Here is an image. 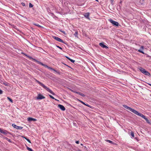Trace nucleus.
Listing matches in <instances>:
<instances>
[{"mask_svg": "<svg viewBox=\"0 0 151 151\" xmlns=\"http://www.w3.org/2000/svg\"><path fill=\"white\" fill-rule=\"evenodd\" d=\"M35 80L42 87L47 91L49 92L50 93H51L53 95H55V93L53 92H52L50 89L49 88L43 84L42 83H41L39 81L35 79Z\"/></svg>", "mask_w": 151, "mask_h": 151, "instance_id": "f257e3e1", "label": "nucleus"}, {"mask_svg": "<svg viewBox=\"0 0 151 151\" xmlns=\"http://www.w3.org/2000/svg\"><path fill=\"white\" fill-rule=\"evenodd\" d=\"M123 106L125 108L133 112L134 114H137L138 111L126 105H123Z\"/></svg>", "mask_w": 151, "mask_h": 151, "instance_id": "f03ea898", "label": "nucleus"}, {"mask_svg": "<svg viewBox=\"0 0 151 151\" xmlns=\"http://www.w3.org/2000/svg\"><path fill=\"white\" fill-rule=\"evenodd\" d=\"M137 115L141 117L142 118L146 120V121L147 123H148V124L150 123L149 121L146 117V116H144L143 114H142L138 112H137Z\"/></svg>", "mask_w": 151, "mask_h": 151, "instance_id": "7ed1b4c3", "label": "nucleus"}, {"mask_svg": "<svg viewBox=\"0 0 151 151\" xmlns=\"http://www.w3.org/2000/svg\"><path fill=\"white\" fill-rule=\"evenodd\" d=\"M109 21L114 25L117 26H119V24L117 22L111 19H109Z\"/></svg>", "mask_w": 151, "mask_h": 151, "instance_id": "20e7f679", "label": "nucleus"}, {"mask_svg": "<svg viewBox=\"0 0 151 151\" xmlns=\"http://www.w3.org/2000/svg\"><path fill=\"white\" fill-rule=\"evenodd\" d=\"M52 37L55 40L57 41H58V42H62L63 43L65 44V43L64 42V41H63L62 40H61L60 38L56 37L53 36H52Z\"/></svg>", "mask_w": 151, "mask_h": 151, "instance_id": "39448f33", "label": "nucleus"}, {"mask_svg": "<svg viewBox=\"0 0 151 151\" xmlns=\"http://www.w3.org/2000/svg\"><path fill=\"white\" fill-rule=\"evenodd\" d=\"M12 126L14 128H15L18 129H22L23 127H19L17 126L14 124H12Z\"/></svg>", "mask_w": 151, "mask_h": 151, "instance_id": "423d86ee", "label": "nucleus"}, {"mask_svg": "<svg viewBox=\"0 0 151 151\" xmlns=\"http://www.w3.org/2000/svg\"><path fill=\"white\" fill-rule=\"evenodd\" d=\"M58 107L60 109L64 111L65 110V108L61 104H58Z\"/></svg>", "mask_w": 151, "mask_h": 151, "instance_id": "0eeeda50", "label": "nucleus"}, {"mask_svg": "<svg viewBox=\"0 0 151 151\" xmlns=\"http://www.w3.org/2000/svg\"><path fill=\"white\" fill-rule=\"evenodd\" d=\"M99 45L100 46L103 48H105L106 49L108 48V47L104 45V43H100L99 44Z\"/></svg>", "mask_w": 151, "mask_h": 151, "instance_id": "6e6552de", "label": "nucleus"}, {"mask_svg": "<svg viewBox=\"0 0 151 151\" xmlns=\"http://www.w3.org/2000/svg\"><path fill=\"white\" fill-rule=\"evenodd\" d=\"M36 62H37L38 64H40L46 68H47L49 67L47 66L46 65L44 64L40 61H38L37 60H36Z\"/></svg>", "mask_w": 151, "mask_h": 151, "instance_id": "1a4fd4ad", "label": "nucleus"}, {"mask_svg": "<svg viewBox=\"0 0 151 151\" xmlns=\"http://www.w3.org/2000/svg\"><path fill=\"white\" fill-rule=\"evenodd\" d=\"M45 98V97L41 94H38L37 97V99H42Z\"/></svg>", "mask_w": 151, "mask_h": 151, "instance_id": "9d476101", "label": "nucleus"}, {"mask_svg": "<svg viewBox=\"0 0 151 151\" xmlns=\"http://www.w3.org/2000/svg\"><path fill=\"white\" fill-rule=\"evenodd\" d=\"M28 120L29 121H35L37 120V119L31 117H29L28 118Z\"/></svg>", "mask_w": 151, "mask_h": 151, "instance_id": "9b49d317", "label": "nucleus"}, {"mask_svg": "<svg viewBox=\"0 0 151 151\" xmlns=\"http://www.w3.org/2000/svg\"><path fill=\"white\" fill-rule=\"evenodd\" d=\"M139 69L141 72L143 73H144L145 71H146L145 69L141 67L139 68Z\"/></svg>", "mask_w": 151, "mask_h": 151, "instance_id": "f8f14e48", "label": "nucleus"}, {"mask_svg": "<svg viewBox=\"0 0 151 151\" xmlns=\"http://www.w3.org/2000/svg\"><path fill=\"white\" fill-rule=\"evenodd\" d=\"M1 133L3 134H7L8 133H9V132L6 130L2 129Z\"/></svg>", "mask_w": 151, "mask_h": 151, "instance_id": "ddd939ff", "label": "nucleus"}, {"mask_svg": "<svg viewBox=\"0 0 151 151\" xmlns=\"http://www.w3.org/2000/svg\"><path fill=\"white\" fill-rule=\"evenodd\" d=\"M66 58L68 59V60H70V61L72 62V63H74L75 62V61L73 60H72V59H71L69 57H67V56H66Z\"/></svg>", "mask_w": 151, "mask_h": 151, "instance_id": "4468645a", "label": "nucleus"}, {"mask_svg": "<svg viewBox=\"0 0 151 151\" xmlns=\"http://www.w3.org/2000/svg\"><path fill=\"white\" fill-rule=\"evenodd\" d=\"M145 75L147 76H150V74L146 70L145 71L144 73Z\"/></svg>", "mask_w": 151, "mask_h": 151, "instance_id": "2eb2a0df", "label": "nucleus"}, {"mask_svg": "<svg viewBox=\"0 0 151 151\" xmlns=\"http://www.w3.org/2000/svg\"><path fill=\"white\" fill-rule=\"evenodd\" d=\"M22 137L25 139L29 142L30 143H31L29 139L27 138V137L24 136H22Z\"/></svg>", "mask_w": 151, "mask_h": 151, "instance_id": "dca6fc26", "label": "nucleus"}, {"mask_svg": "<svg viewBox=\"0 0 151 151\" xmlns=\"http://www.w3.org/2000/svg\"><path fill=\"white\" fill-rule=\"evenodd\" d=\"M26 147H27V150H28L29 151H33L31 148L29 147H28L27 146V145H26Z\"/></svg>", "mask_w": 151, "mask_h": 151, "instance_id": "f3484780", "label": "nucleus"}, {"mask_svg": "<svg viewBox=\"0 0 151 151\" xmlns=\"http://www.w3.org/2000/svg\"><path fill=\"white\" fill-rule=\"evenodd\" d=\"M33 24L35 25L36 26L39 27H42L38 24H37L35 23H34Z\"/></svg>", "mask_w": 151, "mask_h": 151, "instance_id": "a211bd4d", "label": "nucleus"}, {"mask_svg": "<svg viewBox=\"0 0 151 151\" xmlns=\"http://www.w3.org/2000/svg\"><path fill=\"white\" fill-rule=\"evenodd\" d=\"M48 69H49L50 70H53V71H54L56 72V71L54 69H53V68H51L50 67H48Z\"/></svg>", "mask_w": 151, "mask_h": 151, "instance_id": "6ab92c4d", "label": "nucleus"}, {"mask_svg": "<svg viewBox=\"0 0 151 151\" xmlns=\"http://www.w3.org/2000/svg\"><path fill=\"white\" fill-rule=\"evenodd\" d=\"M25 55L26 56H27V57L28 58H29L30 59H33L32 58V57L30 56H28V55ZM34 60L35 61H36V60H36L35 59H34Z\"/></svg>", "mask_w": 151, "mask_h": 151, "instance_id": "aec40b11", "label": "nucleus"}, {"mask_svg": "<svg viewBox=\"0 0 151 151\" xmlns=\"http://www.w3.org/2000/svg\"><path fill=\"white\" fill-rule=\"evenodd\" d=\"M78 32H76L74 34V35L75 37H78Z\"/></svg>", "mask_w": 151, "mask_h": 151, "instance_id": "412c9836", "label": "nucleus"}, {"mask_svg": "<svg viewBox=\"0 0 151 151\" xmlns=\"http://www.w3.org/2000/svg\"><path fill=\"white\" fill-rule=\"evenodd\" d=\"M89 16V14L88 13H87L85 15V17L87 18H88Z\"/></svg>", "mask_w": 151, "mask_h": 151, "instance_id": "4be33fe9", "label": "nucleus"}, {"mask_svg": "<svg viewBox=\"0 0 151 151\" xmlns=\"http://www.w3.org/2000/svg\"><path fill=\"white\" fill-rule=\"evenodd\" d=\"M49 96L50 97V98H51L52 99H55V100H56V101H58L57 99H55L54 98L53 96H51V95H49Z\"/></svg>", "mask_w": 151, "mask_h": 151, "instance_id": "5701e85b", "label": "nucleus"}, {"mask_svg": "<svg viewBox=\"0 0 151 151\" xmlns=\"http://www.w3.org/2000/svg\"><path fill=\"white\" fill-rule=\"evenodd\" d=\"M5 139L9 142L12 143V142L11 139H9L8 138L6 137Z\"/></svg>", "mask_w": 151, "mask_h": 151, "instance_id": "b1692460", "label": "nucleus"}, {"mask_svg": "<svg viewBox=\"0 0 151 151\" xmlns=\"http://www.w3.org/2000/svg\"><path fill=\"white\" fill-rule=\"evenodd\" d=\"M131 135L133 137H134V133L133 132H131Z\"/></svg>", "mask_w": 151, "mask_h": 151, "instance_id": "393cba45", "label": "nucleus"}, {"mask_svg": "<svg viewBox=\"0 0 151 151\" xmlns=\"http://www.w3.org/2000/svg\"><path fill=\"white\" fill-rule=\"evenodd\" d=\"M106 141L110 143H112L113 142L112 141L109 140H106Z\"/></svg>", "mask_w": 151, "mask_h": 151, "instance_id": "a878e982", "label": "nucleus"}, {"mask_svg": "<svg viewBox=\"0 0 151 151\" xmlns=\"http://www.w3.org/2000/svg\"><path fill=\"white\" fill-rule=\"evenodd\" d=\"M7 99L11 102H13V100L11 99L10 98H9V97H7Z\"/></svg>", "mask_w": 151, "mask_h": 151, "instance_id": "bb28decb", "label": "nucleus"}, {"mask_svg": "<svg viewBox=\"0 0 151 151\" xmlns=\"http://www.w3.org/2000/svg\"><path fill=\"white\" fill-rule=\"evenodd\" d=\"M29 7L32 8L33 6V5L31 3H30L29 4Z\"/></svg>", "mask_w": 151, "mask_h": 151, "instance_id": "cd10ccee", "label": "nucleus"}, {"mask_svg": "<svg viewBox=\"0 0 151 151\" xmlns=\"http://www.w3.org/2000/svg\"><path fill=\"white\" fill-rule=\"evenodd\" d=\"M138 51L143 54H144L145 53H144V52L142 50H138Z\"/></svg>", "mask_w": 151, "mask_h": 151, "instance_id": "c85d7f7f", "label": "nucleus"}, {"mask_svg": "<svg viewBox=\"0 0 151 151\" xmlns=\"http://www.w3.org/2000/svg\"><path fill=\"white\" fill-rule=\"evenodd\" d=\"M61 32H62V33H63L64 34H65V32L63 31H62L61 30H59Z\"/></svg>", "mask_w": 151, "mask_h": 151, "instance_id": "c756f323", "label": "nucleus"}, {"mask_svg": "<svg viewBox=\"0 0 151 151\" xmlns=\"http://www.w3.org/2000/svg\"><path fill=\"white\" fill-rule=\"evenodd\" d=\"M56 47H57L58 48H59L61 50H62V48L61 47H59V46H58V45H56Z\"/></svg>", "mask_w": 151, "mask_h": 151, "instance_id": "7c9ffc66", "label": "nucleus"}, {"mask_svg": "<svg viewBox=\"0 0 151 151\" xmlns=\"http://www.w3.org/2000/svg\"><path fill=\"white\" fill-rule=\"evenodd\" d=\"M80 95L83 97H84L85 96V95L84 94L82 93H81V94H80Z\"/></svg>", "mask_w": 151, "mask_h": 151, "instance_id": "2f4dec72", "label": "nucleus"}, {"mask_svg": "<svg viewBox=\"0 0 151 151\" xmlns=\"http://www.w3.org/2000/svg\"><path fill=\"white\" fill-rule=\"evenodd\" d=\"M3 93V91L1 89H0V94H1Z\"/></svg>", "mask_w": 151, "mask_h": 151, "instance_id": "473e14b6", "label": "nucleus"}, {"mask_svg": "<svg viewBox=\"0 0 151 151\" xmlns=\"http://www.w3.org/2000/svg\"><path fill=\"white\" fill-rule=\"evenodd\" d=\"M79 101H80L81 103H82V104H84V105H85V103H84V102H83V101H80V100Z\"/></svg>", "mask_w": 151, "mask_h": 151, "instance_id": "72a5a7b5", "label": "nucleus"}, {"mask_svg": "<svg viewBox=\"0 0 151 151\" xmlns=\"http://www.w3.org/2000/svg\"><path fill=\"white\" fill-rule=\"evenodd\" d=\"M79 141H77L76 142V143L77 144H79Z\"/></svg>", "mask_w": 151, "mask_h": 151, "instance_id": "f704fd0d", "label": "nucleus"}, {"mask_svg": "<svg viewBox=\"0 0 151 151\" xmlns=\"http://www.w3.org/2000/svg\"><path fill=\"white\" fill-rule=\"evenodd\" d=\"M22 4L23 6H24L25 5V4L24 3H22Z\"/></svg>", "mask_w": 151, "mask_h": 151, "instance_id": "c9c22d12", "label": "nucleus"}, {"mask_svg": "<svg viewBox=\"0 0 151 151\" xmlns=\"http://www.w3.org/2000/svg\"><path fill=\"white\" fill-rule=\"evenodd\" d=\"M81 92H78L77 93L80 95V94H81Z\"/></svg>", "mask_w": 151, "mask_h": 151, "instance_id": "e433bc0d", "label": "nucleus"}, {"mask_svg": "<svg viewBox=\"0 0 151 151\" xmlns=\"http://www.w3.org/2000/svg\"><path fill=\"white\" fill-rule=\"evenodd\" d=\"M85 105H86V106H88V107H90V105L88 104H85Z\"/></svg>", "mask_w": 151, "mask_h": 151, "instance_id": "4c0bfd02", "label": "nucleus"}, {"mask_svg": "<svg viewBox=\"0 0 151 151\" xmlns=\"http://www.w3.org/2000/svg\"><path fill=\"white\" fill-rule=\"evenodd\" d=\"M70 90L72 92H75V91H74V90H72V89H70Z\"/></svg>", "mask_w": 151, "mask_h": 151, "instance_id": "58836bf2", "label": "nucleus"}, {"mask_svg": "<svg viewBox=\"0 0 151 151\" xmlns=\"http://www.w3.org/2000/svg\"><path fill=\"white\" fill-rule=\"evenodd\" d=\"M2 129H1L0 128V132L1 133V132L2 130Z\"/></svg>", "mask_w": 151, "mask_h": 151, "instance_id": "ea45409f", "label": "nucleus"}, {"mask_svg": "<svg viewBox=\"0 0 151 151\" xmlns=\"http://www.w3.org/2000/svg\"><path fill=\"white\" fill-rule=\"evenodd\" d=\"M77 92L76 91H75V92H74V93H77V92Z\"/></svg>", "mask_w": 151, "mask_h": 151, "instance_id": "a19ab883", "label": "nucleus"}, {"mask_svg": "<svg viewBox=\"0 0 151 151\" xmlns=\"http://www.w3.org/2000/svg\"><path fill=\"white\" fill-rule=\"evenodd\" d=\"M148 84L149 85H150V86H151V84L148 83Z\"/></svg>", "mask_w": 151, "mask_h": 151, "instance_id": "79ce46f5", "label": "nucleus"}, {"mask_svg": "<svg viewBox=\"0 0 151 151\" xmlns=\"http://www.w3.org/2000/svg\"><path fill=\"white\" fill-rule=\"evenodd\" d=\"M65 65H66L67 66H68V67H70V66H68V65H65Z\"/></svg>", "mask_w": 151, "mask_h": 151, "instance_id": "37998d69", "label": "nucleus"}, {"mask_svg": "<svg viewBox=\"0 0 151 151\" xmlns=\"http://www.w3.org/2000/svg\"><path fill=\"white\" fill-rule=\"evenodd\" d=\"M96 0V1H97V2H98L99 1H98V0Z\"/></svg>", "mask_w": 151, "mask_h": 151, "instance_id": "c03bdc74", "label": "nucleus"}, {"mask_svg": "<svg viewBox=\"0 0 151 151\" xmlns=\"http://www.w3.org/2000/svg\"><path fill=\"white\" fill-rule=\"evenodd\" d=\"M5 86H7V84H5Z\"/></svg>", "mask_w": 151, "mask_h": 151, "instance_id": "a18cd8bd", "label": "nucleus"}, {"mask_svg": "<svg viewBox=\"0 0 151 151\" xmlns=\"http://www.w3.org/2000/svg\"><path fill=\"white\" fill-rule=\"evenodd\" d=\"M142 47V48H143V46H142V47Z\"/></svg>", "mask_w": 151, "mask_h": 151, "instance_id": "49530a36", "label": "nucleus"}, {"mask_svg": "<svg viewBox=\"0 0 151 151\" xmlns=\"http://www.w3.org/2000/svg\"><path fill=\"white\" fill-rule=\"evenodd\" d=\"M81 145H83V144H81Z\"/></svg>", "mask_w": 151, "mask_h": 151, "instance_id": "de8ad7c7", "label": "nucleus"}]
</instances>
